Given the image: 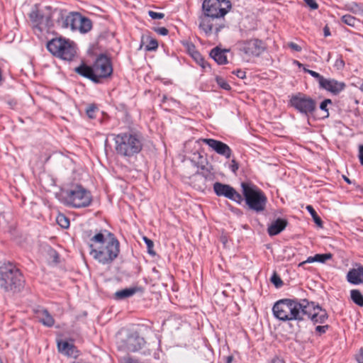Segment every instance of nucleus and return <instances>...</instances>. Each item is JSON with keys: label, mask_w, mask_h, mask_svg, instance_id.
<instances>
[{"label": "nucleus", "mask_w": 363, "mask_h": 363, "mask_svg": "<svg viewBox=\"0 0 363 363\" xmlns=\"http://www.w3.org/2000/svg\"><path fill=\"white\" fill-rule=\"evenodd\" d=\"M232 7L229 0H204L202 4L203 14L199 16V28L206 35L218 33L225 27L223 17Z\"/></svg>", "instance_id": "obj_1"}, {"label": "nucleus", "mask_w": 363, "mask_h": 363, "mask_svg": "<svg viewBox=\"0 0 363 363\" xmlns=\"http://www.w3.org/2000/svg\"><path fill=\"white\" fill-rule=\"evenodd\" d=\"M115 150L118 155L127 160L136 156L143 149V136L128 131L114 135Z\"/></svg>", "instance_id": "obj_2"}, {"label": "nucleus", "mask_w": 363, "mask_h": 363, "mask_svg": "<svg viewBox=\"0 0 363 363\" xmlns=\"http://www.w3.org/2000/svg\"><path fill=\"white\" fill-rule=\"evenodd\" d=\"M25 279L21 270L12 262L0 266V289L9 294H17L24 288Z\"/></svg>", "instance_id": "obj_3"}, {"label": "nucleus", "mask_w": 363, "mask_h": 363, "mask_svg": "<svg viewBox=\"0 0 363 363\" xmlns=\"http://www.w3.org/2000/svg\"><path fill=\"white\" fill-rule=\"evenodd\" d=\"M79 75L91 79L95 83H100L101 79L110 77L113 72L111 60L105 55H100L92 67L82 63L74 69Z\"/></svg>", "instance_id": "obj_4"}, {"label": "nucleus", "mask_w": 363, "mask_h": 363, "mask_svg": "<svg viewBox=\"0 0 363 363\" xmlns=\"http://www.w3.org/2000/svg\"><path fill=\"white\" fill-rule=\"evenodd\" d=\"M104 247L98 249L94 248L92 244L89 245L90 255L103 264H111L120 252V243L115 235L108 232V240Z\"/></svg>", "instance_id": "obj_5"}, {"label": "nucleus", "mask_w": 363, "mask_h": 363, "mask_svg": "<svg viewBox=\"0 0 363 363\" xmlns=\"http://www.w3.org/2000/svg\"><path fill=\"white\" fill-rule=\"evenodd\" d=\"M242 194L249 208L256 212L262 211L266 206L267 198L262 191L250 183L241 184Z\"/></svg>", "instance_id": "obj_6"}, {"label": "nucleus", "mask_w": 363, "mask_h": 363, "mask_svg": "<svg viewBox=\"0 0 363 363\" xmlns=\"http://www.w3.org/2000/svg\"><path fill=\"white\" fill-rule=\"evenodd\" d=\"M117 344L120 350L128 352H140L144 356H150L152 353L149 344L137 332L128 333L125 338L120 339Z\"/></svg>", "instance_id": "obj_7"}, {"label": "nucleus", "mask_w": 363, "mask_h": 363, "mask_svg": "<svg viewBox=\"0 0 363 363\" xmlns=\"http://www.w3.org/2000/svg\"><path fill=\"white\" fill-rule=\"evenodd\" d=\"M54 8L50 6L41 9L33 10L30 15V19L33 23L35 30L39 32L49 31L54 26Z\"/></svg>", "instance_id": "obj_8"}, {"label": "nucleus", "mask_w": 363, "mask_h": 363, "mask_svg": "<svg viewBox=\"0 0 363 363\" xmlns=\"http://www.w3.org/2000/svg\"><path fill=\"white\" fill-rule=\"evenodd\" d=\"M47 48L53 55L64 60H72L76 54L74 43L62 38L48 41Z\"/></svg>", "instance_id": "obj_9"}, {"label": "nucleus", "mask_w": 363, "mask_h": 363, "mask_svg": "<svg viewBox=\"0 0 363 363\" xmlns=\"http://www.w3.org/2000/svg\"><path fill=\"white\" fill-rule=\"evenodd\" d=\"M67 203L74 208L89 206L92 201L90 191L81 185H76L65 191Z\"/></svg>", "instance_id": "obj_10"}, {"label": "nucleus", "mask_w": 363, "mask_h": 363, "mask_svg": "<svg viewBox=\"0 0 363 363\" xmlns=\"http://www.w3.org/2000/svg\"><path fill=\"white\" fill-rule=\"evenodd\" d=\"M290 104L306 116L312 114L316 108L315 101L310 96L301 93L292 96L290 99Z\"/></svg>", "instance_id": "obj_11"}, {"label": "nucleus", "mask_w": 363, "mask_h": 363, "mask_svg": "<svg viewBox=\"0 0 363 363\" xmlns=\"http://www.w3.org/2000/svg\"><path fill=\"white\" fill-rule=\"evenodd\" d=\"M313 304L309 303L307 299H291L289 306V320H303L306 313H309L310 308H313Z\"/></svg>", "instance_id": "obj_12"}, {"label": "nucleus", "mask_w": 363, "mask_h": 363, "mask_svg": "<svg viewBox=\"0 0 363 363\" xmlns=\"http://www.w3.org/2000/svg\"><path fill=\"white\" fill-rule=\"evenodd\" d=\"M213 190L218 196H224L239 204L243 201V198L231 186L220 182H216L213 184Z\"/></svg>", "instance_id": "obj_13"}, {"label": "nucleus", "mask_w": 363, "mask_h": 363, "mask_svg": "<svg viewBox=\"0 0 363 363\" xmlns=\"http://www.w3.org/2000/svg\"><path fill=\"white\" fill-rule=\"evenodd\" d=\"M76 12H67V11L59 8H54V19L57 26L62 28H70L73 30L74 18Z\"/></svg>", "instance_id": "obj_14"}, {"label": "nucleus", "mask_w": 363, "mask_h": 363, "mask_svg": "<svg viewBox=\"0 0 363 363\" xmlns=\"http://www.w3.org/2000/svg\"><path fill=\"white\" fill-rule=\"evenodd\" d=\"M201 140L216 153L224 156L227 159L231 157L232 150L227 144L212 138H203Z\"/></svg>", "instance_id": "obj_15"}, {"label": "nucleus", "mask_w": 363, "mask_h": 363, "mask_svg": "<svg viewBox=\"0 0 363 363\" xmlns=\"http://www.w3.org/2000/svg\"><path fill=\"white\" fill-rule=\"evenodd\" d=\"M264 50V43L258 39H251L245 42L241 50L249 56H259Z\"/></svg>", "instance_id": "obj_16"}, {"label": "nucleus", "mask_w": 363, "mask_h": 363, "mask_svg": "<svg viewBox=\"0 0 363 363\" xmlns=\"http://www.w3.org/2000/svg\"><path fill=\"white\" fill-rule=\"evenodd\" d=\"M290 301L291 299L284 298L274 303V316L283 321L289 320L288 310Z\"/></svg>", "instance_id": "obj_17"}, {"label": "nucleus", "mask_w": 363, "mask_h": 363, "mask_svg": "<svg viewBox=\"0 0 363 363\" xmlns=\"http://www.w3.org/2000/svg\"><path fill=\"white\" fill-rule=\"evenodd\" d=\"M312 303L313 308H310L309 313H306V316L310 318L314 323H323L328 319V314L325 310L323 309L319 305H315L314 302Z\"/></svg>", "instance_id": "obj_18"}, {"label": "nucleus", "mask_w": 363, "mask_h": 363, "mask_svg": "<svg viewBox=\"0 0 363 363\" xmlns=\"http://www.w3.org/2000/svg\"><path fill=\"white\" fill-rule=\"evenodd\" d=\"M345 86L346 85L343 82H339L334 79L325 78L320 88L325 89L334 95H337L345 89Z\"/></svg>", "instance_id": "obj_19"}, {"label": "nucleus", "mask_w": 363, "mask_h": 363, "mask_svg": "<svg viewBox=\"0 0 363 363\" xmlns=\"http://www.w3.org/2000/svg\"><path fill=\"white\" fill-rule=\"evenodd\" d=\"M35 318L38 320L46 327H52L55 324V320L48 311L42 307H38L34 309Z\"/></svg>", "instance_id": "obj_20"}, {"label": "nucleus", "mask_w": 363, "mask_h": 363, "mask_svg": "<svg viewBox=\"0 0 363 363\" xmlns=\"http://www.w3.org/2000/svg\"><path fill=\"white\" fill-rule=\"evenodd\" d=\"M347 280L352 284L363 283V267L350 269L347 274Z\"/></svg>", "instance_id": "obj_21"}, {"label": "nucleus", "mask_w": 363, "mask_h": 363, "mask_svg": "<svg viewBox=\"0 0 363 363\" xmlns=\"http://www.w3.org/2000/svg\"><path fill=\"white\" fill-rule=\"evenodd\" d=\"M228 52H229V50L221 49L217 46L211 50V51L210 52V56L218 65H225L228 63L226 53Z\"/></svg>", "instance_id": "obj_22"}, {"label": "nucleus", "mask_w": 363, "mask_h": 363, "mask_svg": "<svg viewBox=\"0 0 363 363\" xmlns=\"http://www.w3.org/2000/svg\"><path fill=\"white\" fill-rule=\"evenodd\" d=\"M57 348L60 352L68 356H72L76 349L73 344L62 340L57 342Z\"/></svg>", "instance_id": "obj_23"}, {"label": "nucleus", "mask_w": 363, "mask_h": 363, "mask_svg": "<svg viewBox=\"0 0 363 363\" xmlns=\"http://www.w3.org/2000/svg\"><path fill=\"white\" fill-rule=\"evenodd\" d=\"M289 222L285 218H275L274 216V235L281 233L286 226Z\"/></svg>", "instance_id": "obj_24"}, {"label": "nucleus", "mask_w": 363, "mask_h": 363, "mask_svg": "<svg viewBox=\"0 0 363 363\" xmlns=\"http://www.w3.org/2000/svg\"><path fill=\"white\" fill-rule=\"evenodd\" d=\"M136 291V288H125L122 290L117 291L114 294V298L116 300H123L126 298L133 296Z\"/></svg>", "instance_id": "obj_25"}, {"label": "nucleus", "mask_w": 363, "mask_h": 363, "mask_svg": "<svg viewBox=\"0 0 363 363\" xmlns=\"http://www.w3.org/2000/svg\"><path fill=\"white\" fill-rule=\"evenodd\" d=\"M350 297L352 301L359 306H363V295L357 289H352L350 291Z\"/></svg>", "instance_id": "obj_26"}, {"label": "nucleus", "mask_w": 363, "mask_h": 363, "mask_svg": "<svg viewBox=\"0 0 363 363\" xmlns=\"http://www.w3.org/2000/svg\"><path fill=\"white\" fill-rule=\"evenodd\" d=\"M341 19L344 23L351 27H356L359 23L357 18L350 14L342 16Z\"/></svg>", "instance_id": "obj_27"}, {"label": "nucleus", "mask_w": 363, "mask_h": 363, "mask_svg": "<svg viewBox=\"0 0 363 363\" xmlns=\"http://www.w3.org/2000/svg\"><path fill=\"white\" fill-rule=\"evenodd\" d=\"M92 28V23L91 20L86 17L82 16L81 26H80V33H86L89 32Z\"/></svg>", "instance_id": "obj_28"}, {"label": "nucleus", "mask_w": 363, "mask_h": 363, "mask_svg": "<svg viewBox=\"0 0 363 363\" xmlns=\"http://www.w3.org/2000/svg\"><path fill=\"white\" fill-rule=\"evenodd\" d=\"M192 56L203 69H206L207 68H210V65L205 61L199 52L195 51Z\"/></svg>", "instance_id": "obj_29"}, {"label": "nucleus", "mask_w": 363, "mask_h": 363, "mask_svg": "<svg viewBox=\"0 0 363 363\" xmlns=\"http://www.w3.org/2000/svg\"><path fill=\"white\" fill-rule=\"evenodd\" d=\"M306 209L311 215L315 224L319 227H322L323 221H322L321 218L318 216V214H317L316 211L314 210V208L311 206H307Z\"/></svg>", "instance_id": "obj_30"}, {"label": "nucleus", "mask_w": 363, "mask_h": 363, "mask_svg": "<svg viewBox=\"0 0 363 363\" xmlns=\"http://www.w3.org/2000/svg\"><path fill=\"white\" fill-rule=\"evenodd\" d=\"M108 240V235L106 237L102 233H99L91 238V241L96 243H99L102 245H106Z\"/></svg>", "instance_id": "obj_31"}, {"label": "nucleus", "mask_w": 363, "mask_h": 363, "mask_svg": "<svg viewBox=\"0 0 363 363\" xmlns=\"http://www.w3.org/2000/svg\"><path fill=\"white\" fill-rule=\"evenodd\" d=\"M57 222L62 228H67L69 226V220L63 214H59L57 217Z\"/></svg>", "instance_id": "obj_32"}, {"label": "nucleus", "mask_w": 363, "mask_h": 363, "mask_svg": "<svg viewBox=\"0 0 363 363\" xmlns=\"http://www.w3.org/2000/svg\"><path fill=\"white\" fill-rule=\"evenodd\" d=\"M303 69H304L305 72L308 73L312 77L315 78L318 80V82L319 86H321V84H323V80L325 79V78L322 75H320L319 73H318V72H316L315 71L311 70V69H306V68H304Z\"/></svg>", "instance_id": "obj_33"}, {"label": "nucleus", "mask_w": 363, "mask_h": 363, "mask_svg": "<svg viewBox=\"0 0 363 363\" xmlns=\"http://www.w3.org/2000/svg\"><path fill=\"white\" fill-rule=\"evenodd\" d=\"M333 255L331 253H325V254H316L315 255V262L325 263L327 260H329L332 258Z\"/></svg>", "instance_id": "obj_34"}, {"label": "nucleus", "mask_w": 363, "mask_h": 363, "mask_svg": "<svg viewBox=\"0 0 363 363\" xmlns=\"http://www.w3.org/2000/svg\"><path fill=\"white\" fill-rule=\"evenodd\" d=\"M82 19V16L79 13H75V18L73 19L72 23L74 24L73 30L80 31V26Z\"/></svg>", "instance_id": "obj_35"}, {"label": "nucleus", "mask_w": 363, "mask_h": 363, "mask_svg": "<svg viewBox=\"0 0 363 363\" xmlns=\"http://www.w3.org/2000/svg\"><path fill=\"white\" fill-rule=\"evenodd\" d=\"M98 111V108L94 104L89 105L86 108V113L89 118H94L96 117L95 113Z\"/></svg>", "instance_id": "obj_36"}, {"label": "nucleus", "mask_w": 363, "mask_h": 363, "mask_svg": "<svg viewBox=\"0 0 363 363\" xmlns=\"http://www.w3.org/2000/svg\"><path fill=\"white\" fill-rule=\"evenodd\" d=\"M216 81L218 86L225 90H230L231 89L230 84L221 77H217Z\"/></svg>", "instance_id": "obj_37"}, {"label": "nucleus", "mask_w": 363, "mask_h": 363, "mask_svg": "<svg viewBox=\"0 0 363 363\" xmlns=\"http://www.w3.org/2000/svg\"><path fill=\"white\" fill-rule=\"evenodd\" d=\"M158 48V43L156 39L150 38L148 44L145 47L147 51L155 50Z\"/></svg>", "instance_id": "obj_38"}, {"label": "nucleus", "mask_w": 363, "mask_h": 363, "mask_svg": "<svg viewBox=\"0 0 363 363\" xmlns=\"http://www.w3.org/2000/svg\"><path fill=\"white\" fill-rule=\"evenodd\" d=\"M143 240L145 242V244L147 245L148 253L150 255H155V252L152 250L153 247H154L153 242L150 239L147 238V237H144Z\"/></svg>", "instance_id": "obj_39"}, {"label": "nucleus", "mask_w": 363, "mask_h": 363, "mask_svg": "<svg viewBox=\"0 0 363 363\" xmlns=\"http://www.w3.org/2000/svg\"><path fill=\"white\" fill-rule=\"evenodd\" d=\"M283 286L284 281L277 273L274 272V286L277 289H280Z\"/></svg>", "instance_id": "obj_40"}, {"label": "nucleus", "mask_w": 363, "mask_h": 363, "mask_svg": "<svg viewBox=\"0 0 363 363\" xmlns=\"http://www.w3.org/2000/svg\"><path fill=\"white\" fill-rule=\"evenodd\" d=\"M332 104V101L330 99H325L324 101H323L320 105V108L326 113V116H325L326 117H328L329 115L327 106L328 104Z\"/></svg>", "instance_id": "obj_41"}, {"label": "nucleus", "mask_w": 363, "mask_h": 363, "mask_svg": "<svg viewBox=\"0 0 363 363\" xmlns=\"http://www.w3.org/2000/svg\"><path fill=\"white\" fill-rule=\"evenodd\" d=\"M148 15L152 19H162L164 17L163 13H158L153 11H149Z\"/></svg>", "instance_id": "obj_42"}, {"label": "nucleus", "mask_w": 363, "mask_h": 363, "mask_svg": "<svg viewBox=\"0 0 363 363\" xmlns=\"http://www.w3.org/2000/svg\"><path fill=\"white\" fill-rule=\"evenodd\" d=\"M287 46L294 52H301L302 50L301 46L294 42L288 43Z\"/></svg>", "instance_id": "obj_43"}, {"label": "nucleus", "mask_w": 363, "mask_h": 363, "mask_svg": "<svg viewBox=\"0 0 363 363\" xmlns=\"http://www.w3.org/2000/svg\"><path fill=\"white\" fill-rule=\"evenodd\" d=\"M329 326L328 325H318L315 328V331L320 335L326 333Z\"/></svg>", "instance_id": "obj_44"}, {"label": "nucleus", "mask_w": 363, "mask_h": 363, "mask_svg": "<svg viewBox=\"0 0 363 363\" xmlns=\"http://www.w3.org/2000/svg\"><path fill=\"white\" fill-rule=\"evenodd\" d=\"M305 3L312 9H316L318 7L315 0H304Z\"/></svg>", "instance_id": "obj_45"}, {"label": "nucleus", "mask_w": 363, "mask_h": 363, "mask_svg": "<svg viewBox=\"0 0 363 363\" xmlns=\"http://www.w3.org/2000/svg\"><path fill=\"white\" fill-rule=\"evenodd\" d=\"M155 30L161 35H167L169 33V30L164 27L157 28Z\"/></svg>", "instance_id": "obj_46"}, {"label": "nucleus", "mask_w": 363, "mask_h": 363, "mask_svg": "<svg viewBox=\"0 0 363 363\" xmlns=\"http://www.w3.org/2000/svg\"><path fill=\"white\" fill-rule=\"evenodd\" d=\"M315 262V255L314 256H313V257L312 256L308 257L306 260L301 262L298 264V266L299 267H303L306 263H312V262Z\"/></svg>", "instance_id": "obj_47"}, {"label": "nucleus", "mask_w": 363, "mask_h": 363, "mask_svg": "<svg viewBox=\"0 0 363 363\" xmlns=\"http://www.w3.org/2000/svg\"><path fill=\"white\" fill-rule=\"evenodd\" d=\"M231 170L233 172L235 173L236 171L238 169V163L235 161V160H232L231 164L230 166Z\"/></svg>", "instance_id": "obj_48"}, {"label": "nucleus", "mask_w": 363, "mask_h": 363, "mask_svg": "<svg viewBox=\"0 0 363 363\" xmlns=\"http://www.w3.org/2000/svg\"><path fill=\"white\" fill-rule=\"evenodd\" d=\"M50 256L52 257L53 261L55 263H57L59 262V255L56 251L52 250L50 252Z\"/></svg>", "instance_id": "obj_49"}, {"label": "nucleus", "mask_w": 363, "mask_h": 363, "mask_svg": "<svg viewBox=\"0 0 363 363\" xmlns=\"http://www.w3.org/2000/svg\"><path fill=\"white\" fill-rule=\"evenodd\" d=\"M359 159L360 164L363 166V145L359 147Z\"/></svg>", "instance_id": "obj_50"}, {"label": "nucleus", "mask_w": 363, "mask_h": 363, "mask_svg": "<svg viewBox=\"0 0 363 363\" xmlns=\"http://www.w3.org/2000/svg\"><path fill=\"white\" fill-rule=\"evenodd\" d=\"M233 73H235L236 76L240 79L245 78V72L244 71L238 69L235 72H234Z\"/></svg>", "instance_id": "obj_51"}, {"label": "nucleus", "mask_w": 363, "mask_h": 363, "mask_svg": "<svg viewBox=\"0 0 363 363\" xmlns=\"http://www.w3.org/2000/svg\"><path fill=\"white\" fill-rule=\"evenodd\" d=\"M267 233H268V234H269V235L270 237H272V233H273V230H272V222L271 223L268 224Z\"/></svg>", "instance_id": "obj_52"}, {"label": "nucleus", "mask_w": 363, "mask_h": 363, "mask_svg": "<svg viewBox=\"0 0 363 363\" xmlns=\"http://www.w3.org/2000/svg\"><path fill=\"white\" fill-rule=\"evenodd\" d=\"M323 33H324V35L325 37H328V36L330 35V29H329V28L327 26L324 27Z\"/></svg>", "instance_id": "obj_53"}, {"label": "nucleus", "mask_w": 363, "mask_h": 363, "mask_svg": "<svg viewBox=\"0 0 363 363\" xmlns=\"http://www.w3.org/2000/svg\"><path fill=\"white\" fill-rule=\"evenodd\" d=\"M233 359V356H228V357H226L225 363H231Z\"/></svg>", "instance_id": "obj_54"}, {"label": "nucleus", "mask_w": 363, "mask_h": 363, "mask_svg": "<svg viewBox=\"0 0 363 363\" xmlns=\"http://www.w3.org/2000/svg\"><path fill=\"white\" fill-rule=\"evenodd\" d=\"M274 363H284V362L282 359L277 358L274 359Z\"/></svg>", "instance_id": "obj_55"}, {"label": "nucleus", "mask_w": 363, "mask_h": 363, "mask_svg": "<svg viewBox=\"0 0 363 363\" xmlns=\"http://www.w3.org/2000/svg\"><path fill=\"white\" fill-rule=\"evenodd\" d=\"M343 179L347 183V184H351V181L350 180L349 178H347V177L345 176H343Z\"/></svg>", "instance_id": "obj_56"}, {"label": "nucleus", "mask_w": 363, "mask_h": 363, "mask_svg": "<svg viewBox=\"0 0 363 363\" xmlns=\"http://www.w3.org/2000/svg\"><path fill=\"white\" fill-rule=\"evenodd\" d=\"M294 64L297 65L299 67H302L303 65L301 63H300L297 60H294Z\"/></svg>", "instance_id": "obj_57"}, {"label": "nucleus", "mask_w": 363, "mask_h": 363, "mask_svg": "<svg viewBox=\"0 0 363 363\" xmlns=\"http://www.w3.org/2000/svg\"><path fill=\"white\" fill-rule=\"evenodd\" d=\"M358 361L359 363H363V354L361 355Z\"/></svg>", "instance_id": "obj_58"}, {"label": "nucleus", "mask_w": 363, "mask_h": 363, "mask_svg": "<svg viewBox=\"0 0 363 363\" xmlns=\"http://www.w3.org/2000/svg\"><path fill=\"white\" fill-rule=\"evenodd\" d=\"M339 64H340L342 66H343L344 65L343 60H340V62H339ZM337 65H338V61L337 62Z\"/></svg>", "instance_id": "obj_59"}, {"label": "nucleus", "mask_w": 363, "mask_h": 363, "mask_svg": "<svg viewBox=\"0 0 363 363\" xmlns=\"http://www.w3.org/2000/svg\"><path fill=\"white\" fill-rule=\"evenodd\" d=\"M269 282L272 283V274L268 278Z\"/></svg>", "instance_id": "obj_60"}, {"label": "nucleus", "mask_w": 363, "mask_h": 363, "mask_svg": "<svg viewBox=\"0 0 363 363\" xmlns=\"http://www.w3.org/2000/svg\"><path fill=\"white\" fill-rule=\"evenodd\" d=\"M360 89H361V91H363V84L361 85Z\"/></svg>", "instance_id": "obj_61"}]
</instances>
